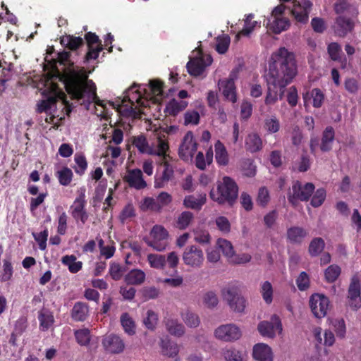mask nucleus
Returning <instances> with one entry per match:
<instances>
[{"label":"nucleus","instance_id":"4","mask_svg":"<svg viewBox=\"0 0 361 361\" xmlns=\"http://www.w3.org/2000/svg\"><path fill=\"white\" fill-rule=\"evenodd\" d=\"M238 188L235 181L228 176H224L216 182V188L209 192L210 198L219 204L233 205L238 197Z\"/></svg>","mask_w":361,"mask_h":361},{"label":"nucleus","instance_id":"54","mask_svg":"<svg viewBox=\"0 0 361 361\" xmlns=\"http://www.w3.org/2000/svg\"><path fill=\"white\" fill-rule=\"evenodd\" d=\"M140 208L144 212L152 211L159 212V207L157 204V200L149 197H145L140 202Z\"/></svg>","mask_w":361,"mask_h":361},{"label":"nucleus","instance_id":"62","mask_svg":"<svg viewBox=\"0 0 361 361\" xmlns=\"http://www.w3.org/2000/svg\"><path fill=\"white\" fill-rule=\"evenodd\" d=\"M12 276V265L8 260H4L2 269L0 271V280L1 281H7L11 279Z\"/></svg>","mask_w":361,"mask_h":361},{"label":"nucleus","instance_id":"26","mask_svg":"<svg viewBox=\"0 0 361 361\" xmlns=\"http://www.w3.org/2000/svg\"><path fill=\"white\" fill-rule=\"evenodd\" d=\"M188 105L186 101L172 99L166 104L164 111L169 116H176L185 109Z\"/></svg>","mask_w":361,"mask_h":361},{"label":"nucleus","instance_id":"25","mask_svg":"<svg viewBox=\"0 0 361 361\" xmlns=\"http://www.w3.org/2000/svg\"><path fill=\"white\" fill-rule=\"evenodd\" d=\"M353 27L354 22L353 20L343 16L336 18L334 30L338 36H345L348 32H351Z\"/></svg>","mask_w":361,"mask_h":361},{"label":"nucleus","instance_id":"56","mask_svg":"<svg viewBox=\"0 0 361 361\" xmlns=\"http://www.w3.org/2000/svg\"><path fill=\"white\" fill-rule=\"evenodd\" d=\"M230 45V37L227 35H222L216 38V50L219 54H225Z\"/></svg>","mask_w":361,"mask_h":361},{"label":"nucleus","instance_id":"38","mask_svg":"<svg viewBox=\"0 0 361 361\" xmlns=\"http://www.w3.org/2000/svg\"><path fill=\"white\" fill-rule=\"evenodd\" d=\"M307 235V231L301 227L294 226L288 229L287 237L289 241L294 243H300Z\"/></svg>","mask_w":361,"mask_h":361},{"label":"nucleus","instance_id":"35","mask_svg":"<svg viewBox=\"0 0 361 361\" xmlns=\"http://www.w3.org/2000/svg\"><path fill=\"white\" fill-rule=\"evenodd\" d=\"M213 161L212 148L209 147L204 156L202 152H199L195 157V163L197 169L204 170L207 165L212 164Z\"/></svg>","mask_w":361,"mask_h":361},{"label":"nucleus","instance_id":"24","mask_svg":"<svg viewBox=\"0 0 361 361\" xmlns=\"http://www.w3.org/2000/svg\"><path fill=\"white\" fill-rule=\"evenodd\" d=\"M207 196L205 193H200L197 195H186L183 199V205L185 207L200 210L205 204Z\"/></svg>","mask_w":361,"mask_h":361},{"label":"nucleus","instance_id":"34","mask_svg":"<svg viewBox=\"0 0 361 361\" xmlns=\"http://www.w3.org/2000/svg\"><path fill=\"white\" fill-rule=\"evenodd\" d=\"M121 324L126 334L133 336L136 333V324L133 317L127 312L123 313L120 317Z\"/></svg>","mask_w":361,"mask_h":361},{"label":"nucleus","instance_id":"17","mask_svg":"<svg viewBox=\"0 0 361 361\" xmlns=\"http://www.w3.org/2000/svg\"><path fill=\"white\" fill-rule=\"evenodd\" d=\"M312 7V4L309 0L295 1L293 3L291 12L298 22L306 23L309 20Z\"/></svg>","mask_w":361,"mask_h":361},{"label":"nucleus","instance_id":"18","mask_svg":"<svg viewBox=\"0 0 361 361\" xmlns=\"http://www.w3.org/2000/svg\"><path fill=\"white\" fill-rule=\"evenodd\" d=\"M102 344L104 350L111 354L121 353L125 348L121 338L114 334L105 335L102 338Z\"/></svg>","mask_w":361,"mask_h":361},{"label":"nucleus","instance_id":"36","mask_svg":"<svg viewBox=\"0 0 361 361\" xmlns=\"http://www.w3.org/2000/svg\"><path fill=\"white\" fill-rule=\"evenodd\" d=\"M61 263L68 267L69 271L75 274L81 270L82 262L78 261L75 255H65L61 258Z\"/></svg>","mask_w":361,"mask_h":361},{"label":"nucleus","instance_id":"6","mask_svg":"<svg viewBox=\"0 0 361 361\" xmlns=\"http://www.w3.org/2000/svg\"><path fill=\"white\" fill-rule=\"evenodd\" d=\"M210 55L204 54L199 48L195 49L187 63L188 72L190 75L197 77L203 75L206 68L212 63Z\"/></svg>","mask_w":361,"mask_h":361},{"label":"nucleus","instance_id":"22","mask_svg":"<svg viewBox=\"0 0 361 361\" xmlns=\"http://www.w3.org/2000/svg\"><path fill=\"white\" fill-rule=\"evenodd\" d=\"M161 167L163 171L161 174H157L155 177L154 188H164L173 176V168L167 160L163 161Z\"/></svg>","mask_w":361,"mask_h":361},{"label":"nucleus","instance_id":"23","mask_svg":"<svg viewBox=\"0 0 361 361\" xmlns=\"http://www.w3.org/2000/svg\"><path fill=\"white\" fill-rule=\"evenodd\" d=\"M252 356L257 361H273V352L267 344L259 343L253 346Z\"/></svg>","mask_w":361,"mask_h":361},{"label":"nucleus","instance_id":"45","mask_svg":"<svg viewBox=\"0 0 361 361\" xmlns=\"http://www.w3.org/2000/svg\"><path fill=\"white\" fill-rule=\"evenodd\" d=\"M61 44L71 50H75L82 44V39L80 37L66 35L61 38Z\"/></svg>","mask_w":361,"mask_h":361},{"label":"nucleus","instance_id":"64","mask_svg":"<svg viewBox=\"0 0 361 361\" xmlns=\"http://www.w3.org/2000/svg\"><path fill=\"white\" fill-rule=\"evenodd\" d=\"M224 356L227 361H243V354L235 349H228L224 353Z\"/></svg>","mask_w":361,"mask_h":361},{"label":"nucleus","instance_id":"21","mask_svg":"<svg viewBox=\"0 0 361 361\" xmlns=\"http://www.w3.org/2000/svg\"><path fill=\"white\" fill-rule=\"evenodd\" d=\"M85 39L89 47V51L86 56L87 60L96 59L99 52L102 50L99 37L94 33L88 32L85 35Z\"/></svg>","mask_w":361,"mask_h":361},{"label":"nucleus","instance_id":"19","mask_svg":"<svg viewBox=\"0 0 361 361\" xmlns=\"http://www.w3.org/2000/svg\"><path fill=\"white\" fill-rule=\"evenodd\" d=\"M123 179L130 187L137 190H142L147 187V183L144 180L142 172L140 169L127 171Z\"/></svg>","mask_w":361,"mask_h":361},{"label":"nucleus","instance_id":"32","mask_svg":"<svg viewBox=\"0 0 361 361\" xmlns=\"http://www.w3.org/2000/svg\"><path fill=\"white\" fill-rule=\"evenodd\" d=\"M192 233L195 243L202 245L211 243L212 236L207 229L203 227H197L192 230Z\"/></svg>","mask_w":361,"mask_h":361},{"label":"nucleus","instance_id":"27","mask_svg":"<svg viewBox=\"0 0 361 361\" xmlns=\"http://www.w3.org/2000/svg\"><path fill=\"white\" fill-rule=\"evenodd\" d=\"M254 15L250 13L245 16L244 19V26L241 31L238 32L235 35V38L238 40L241 35L249 36L255 30L256 27H260L261 23L257 20H253Z\"/></svg>","mask_w":361,"mask_h":361},{"label":"nucleus","instance_id":"60","mask_svg":"<svg viewBox=\"0 0 361 361\" xmlns=\"http://www.w3.org/2000/svg\"><path fill=\"white\" fill-rule=\"evenodd\" d=\"M200 114L195 110H188L184 114L185 126H196L200 122Z\"/></svg>","mask_w":361,"mask_h":361},{"label":"nucleus","instance_id":"49","mask_svg":"<svg viewBox=\"0 0 361 361\" xmlns=\"http://www.w3.org/2000/svg\"><path fill=\"white\" fill-rule=\"evenodd\" d=\"M324 247V240L321 238H315L310 243L309 252L312 257L318 256L322 253Z\"/></svg>","mask_w":361,"mask_h":361},{"label":"nucleus","instance_id":"33","mask_svg":"<svg viewBox=\"0 0 361 361\" xmlns=\"http://www.w3.org/2000/svg\"><path fill=\"white\" fill-rule=\"evenodd\" d=\"M245 148L250 152H256L262 149V141L257 133L249 134L245 139Z\"/></svg>","mask_w":361,"mask_h":361},{"label":"nucleus","instance_id":"53","mask_svg":"<svg viewBox=\"0 0 361 361\" xmlns=\"http://www.w3.org/2000/svg\"><path fill=\"white\" fill-rule=\"evenodd\" d=\"M157 282L159 283L167 285L171 288H178L183 285V278L182 276L176 273V274L171 278H158L157 279Z\"/></svg>","mask_w":361,"mask_h":361},{"label":"nucleus","instance_id":"29","mask_svg":"<svg viewBox=\"0 0 361 361\" xmlns=\"http://www.w3.org/2000/svg\"><path fill=\"white\" fill-rule=\"evenodd\" d=\"M146 279V274L140 269H134L130 270L124 277V280L127 284L130 285H141Z\"/></svg>","mask_w":361,"mask_h":361},{"label":"nucleus","instance_id":"8","mask_svg":"<svg viewBox=\"0 0 361 361\" xmlns=\"http://www.w3.org/2000/svg\"><path fill=\"white\" fill-rule=\"evenodd\" d=\"M169 236L168 231L163 226L155 225L149 233L147 244L157 251H164L169 245Z\"/></svg>","mask_w":361,"mask_h":361},{"label":"nucleus","instance_id":"5","mask_svg":"<svg viewBox=\"0 0 361 361\" xmlns=\"http://www.w3.org/2000/svg\"><path fill=\"white\" fill-rule=\"evenodd\" d=\"M222 298L231 311L235 313H243L245 312L247 301L241 295L239 285L232 284L224 288L222 290Z\"/></svg>","mask_w":361,"mask_h":361},{"label":"nucleus","instance_id":"44","mask_svg":"<svg viewBox=\"0 0 361 361\" xmlns=\"http://www.w3.org/2000/svg\"><path fill=\"white\" fill-rule=\"evenodd\" d=\"M133 144L142 154L150 155V153H153L152 152V146L148 144L146 137L143 135L135 137Z\"/></svg>","mask_w":361,"mask_h":361},{"label":"nucleus","instance_id":"41","mask_svg":"<svg viewBox=\"0 0 361 361\" xmlns=\"http://www.w3.org/2000/svg\"><path fill=\"white\" fill-rule=\"evenodd\" d=\"M260 294L263 300L267 305H270L274 299V288L269 281H264L260 285Z\"/></svg>","mask_w":361,"mask_h":361},{"label":"nucleus","instance_id":"2","mask_svg":"<svg viewBox=\"0 0 361 361\" xmlns=\"http://www.w3.org/2000/svg\"><path fill=\"white\" fill-rule=\"evenodd\" d=\"M297 75L294 54L284 47L271 54L269 68L264 75L267 91L264 99L267 105H274L281 99L286 87Z\"/></svg>","mask_w":361,"mask_h":361},{"label":"nucleus","instance_id":"42","mask_svg":"<svg viewBox=\"0 0 361 361\" xmlns=\"http://www.w3.org/2000/svg\"><path fill=\"white\" fill-rule=\"evenodd\" d=\"M88 307L82 302H76L72 310V317L76 321H84L88 315Z\"/></svg>","mask_w":361,"mask_h":361},{"label":"nucleus","instance_id":"58","mask_svg":"<svg viewBox=\"0 0 361 361\" xmlns=\"http://www.w3.org/2000/svg\"><path fill=\"white\" fill-rule=\"evenodd\" d=\"M341 274V268L336 264L330 265L324 271V276L326 281L332 283L335 281Z\"/></svg>","mask_w":361,"mask_h":361},{"label":"nucleus","instance_id":"20","mask_svg":"<svg viewBox=\"0 0 361 361\" xmlns=\"http://www.w3.org/2000/svg\"><path fill=\"white\" fill-rule=\"evenodd\" d=\"M348 298L350 305L354 309H358L361 307L360 286L359 279L354 276L351 279V283L348 289Z\"/></svg>","mask_w":361,"mask_h":361},{"label":"nucleus","instance_id":"3","mask_svg":"<svg viewBox=\"0 0 361 361\" xmlns=\"http://www.w3.org/2000/svg\"><path fill=\"white\" fill-rule=\"evenodd\" d=\"M162 99V85L158 80H150L149 85L131 86L126 92L121 104L115 107L124 116L138 117L142 112L140 107H146L149 103H159Z\"/></svg>","mask_w":361,"mask_h":361},{"label":"nucleus","instance_id":"37","mask_svg":"<svg viewBox=\"0 0 361 361\" xmlns=\"http://www.w3.org/2000/svg\"><path fill=\"white\" fill-rule=\"evenodd\" d=\"M215 158L218 164L226 166L228 163V154L224 144L219 140L214 145Z\"/></svg>","mask_w":361,"mask_h":361},{"label":"nucleus","instance_id":"7","mask_svg":"<svg viewBox=\"0 0 361 361\" xmlns=\"http://www.w3.org/2000/svg\"><path fill=\"white\" fill-rule=\"evenodd\" d=\"M286 6L280 4L276 6L271 11V16L267 18L264 25L267 29L275 34H279L290 27V20L283 16Z\"/></svg>","mask_w":361,"mask_h":361},{"label":"nucleus","instance_id":"31","mask_svg":"<svg viewBox=\"0 0 361 361\" xmlns=\"http://www.w3.org/2000/svg\"><path fill=\"white\" fill-rule=\"evenodd\" d=\"M165 326L167 331L176 337H180L185 334V327L176 319L171 317L166 318Z\"/></svg>","mask_w":361,"mask_h":361},{"label":"nucleus","instance_id":"55","mask_svg":"<svg viewBox=\"0 0 361 361\" xmlns=\"http://www.w3.org/2000/svg\"><path fill=\"white\" fill-rule=\"evenodd\" d=\"M98 244L100 250V255L105 259H110L114 256L116 247L113 243L104 245V240L100 238L98 240Z\"/></svg>","mask_w":361,"mask_h":361},{"label":"nucleus","instance_id":"63","mask_svg":"<svg viewBox=\"0 0 361 361\" xmlns=\"http://www.w3.org/2000/svg\"><path fill=\"white\" fill-rule=\"evenodd\" d=\"M215 223L217 228L223 233H228L231 231L229 220L223 216L216 217Z\"/></svg>","mask_w":361,"mask_h":361},{"label":"nucleus","instance_id":"16","mask_svg":"<svg viewBox=\"0 0 361 361\" xmlns=\"http://www.w3.org/2000/svg\"><path fill=\"white\" fill-rule=\"evenodd\" d=\"M259 334L264 337L274 338L282 332V324L279 317L274 315L270 322H261L257 326Z\"/></svg>","mask_w":361,"mask_h":361},{"label":"nucleus","instance_id":"12","mask_svg":"<svg viewBox=\"0 0 361 361\" xmlns=\"http://www.w3.org/2000/svg\"><path fill=\"white\" fill-rule=\"evenodd\" d=\"M86 204L85 190H81L70 207L71 214L77 223L85 224L87 221L89 215L85 209Z\"/></svg>","mask_w":361,"mask_h":361},{"label":"nucleus","instance_id":"1","mask_svg":"<svg viewBox=\"0 0 361 361\" xmlns=\"http://www.w3.org/2000/svg\"><path fill=\"white\" fill-rule=\"evenodd\" d=\"M88 74L84 68L72 66L67 68L63 74L58 75L45 76L42 79V87L39 89L44 99L37 104L39 112H46L47 123L56 125L64 118L63 115L57 114V102H60L63 109H66V114L71 111V106L66 100V94L59 88L57 81L64 85L67 92L73 99H82L84 102L88 104L94 102L96 105L106 109V104L101 101L96 95V87L92 80L87 79Z\"/></svg>","mask_w":361,"mask_h":361},{"label":"nucleus","instance_id":"28","mask_svg":"<svg viewBox=\"0 0 361 361\" xmlns=\"http://www.w3.org/2000/svg\"><path fill=\"white\" fill-rule=\"evenodd\" d=\"M335 138L334 130L332 127H327L324 130L320 144V149L326 152L332 149Z\"/></svg>","mask_w":361,"mask_h":361},{"label":"nucleus","instance_id":"30","mask_svg":"<svg viewBox=\"0 0 361 361\" xmlns=\"http://www.w3.org/2000/svg\"><path fill=\"white\" fill-rule=\"evenodd\" d=\"M38 320L39 322V329L44 331L52 327L54 323L53 313L47 309H42L39 312Z\"/></svg>","mask_w":361,"mask_h":361},{"label":"nucleus","instance_id":"50","mask_svg":"<svg viewBox=\"0 0 361 361\" xmlns=\"http://www.w3.org/2000/svg\"><path fill=\"white\" fill-rule=\"evenodd\" d=\"M157 323L158 314L152 310H147L143 317V324L149 330H154L156 328Z\"/></svg>","mask_w":361,"mask_h":361},{"label":"nucleus","instance_id":"10","mask_svg":"<svg viewBox=\"0 0 361 361\" xmlns=\"http://www.w3.org/2000/svg\"><path fill=\"white\" fill-rule=\"evenodd\" d=\"M214 334L216 338L224 342H233L242 336L240 327L232 323L220 325L214 330Z\"/></svg>","mask_w":361,"mask_h":361},{"label":"nucleus","instance_id":"9","mask_svg":"<svg viewBox=\"0 0 361 361\" xmlns=\"http://www.w3.org/2000/svg\"><path fill=\"white\" fill-rule=\"evenodd\" d=\"M183 263L192 269L200 268L204 262V255L202 250L197 245H192L187 247L182 255Z\"/></svg>","mask_w":361,"mask_h":361},{"label":"nucleus","instance_id":"48","mask_svg":"<svg viewBox=\"0 0 361 361\" xmlns=\"http://www.w3.org/2000/svg\"><path fill=\"white\" fill-rule=\"evenodd\" d=\"M147 261L150 267L156 269H162L166 265V258L164 255L157 254H149Z\"/></svg>","mask_w":361,"mask_h":361},{"label":"nucleus","instance_id":"14","mask_svg":"<svg viewBox=\"0 0 361 361\" xmlns=\"http://www.w3.org/2000/svg\"><path fill=\"white\" fill-rule=\"evenodd\" d=\"M314 190V186L312 183H307L302 186L298 181L295 182L289 191L288 200L293 204L298 200L307 201Z\"/></svg>","mask_w":361,"mask_h":361},{"label":"nucleus","instance_id":"57","mask_svg":"<svg viewBox=\"0 0 361 361\" xmlns=\"http://www.w3.org/2000/svg\"><path fill=\"white\" fill-rule=\"evenodd\" d=\"M161 346L162 353L169 357L176 356L178 353V346L176 343L162 340Z\"/></svg>","mask_w":361,"mask_h":361},{"label":"nucleus","instance_id":"40","mask_svg":"<svg viewBox=\"0 0 361 361\" xmlns=\"http://www.w3.org/2000/svg\"><path fill=\"white\" fill-rule=\"evenodd\" d=\"M181 318L189 328H197L200 324V318L196 313L186 310L181 313Z\"/></svg>","mask_w":361,"mask_h":361},{"label":"nucleus","instance_id":"46","mask_svg":"<svg viewBox=\"0 0 361 361\" xmlns=\"http://www.w3.org/2000/svg\"><path fill=\"white\" fill-rule=\"evenodd\" d=\"M281 127L280 121L276 116H271L264 121V129L270 134L279 131Z\"/></svg>","mask_w":361,"mask_h":361},{"label":"nucleus","instance_id":"52","mask_svg":"<svg viewBox=\"0 0 361 361\" xmlns=\"http://www.w3.org/2000/svg\"><path fill=\"white\" fill-rule=\"evenodd\" d=\"M56 176L60 184L66 186L71 183L73 174L69 168L65 166L56 172Z\"/></svg>","mask_w":361,"mask_h":361},{"label":"nucleus","instance_id":"61","mask_svg":"<svg viewBox=\"0 0 361 361\" xmlns=\"http://www.w3.org/2000/svg\"><path fill=\"white\" fill-rule=\"evenodd\" d=\"M202 302L205 307L212 309L218 305L219 300L214 292L209 291L202 295Z\"/></svg>","mask_w":361,"mask_h":361},{"label":"nucleus","instance_id":"39","mask_svg":"<svg viewBox=\"0 0 361 361\" xmlns=\"http://www.w3.org/2000/svg\"><path fill=\"white\" fill-rule=\"evenodd\" d=\"M216 246L222 252L223 255L228 259V261L235 253L232 243L226 239L222 238H218L216 241Z\"/></svg>","mask_w":361,"mask_h":361},{"label":"nucleus","instance_id":"13","mask_svg":"<svg viewBox=\"0 0 361 361\" xmlns=\"http://www.w3.org/2000/svg\"><path fill=\"white\" fill-rule=\"evenodd\" d=\"M238 70H233L228 78L220 80L218 82L220 92L226 99L235 103L237 102L236 87L235 81L238 78Z\"/></svg>","mask_w":361,"mask_h":361},{"label":"nucleus","instance_id":"51","mask_svg":"<svg viewBox=\"0 0 361 361\" xmlns=\"http://www.w3.org/2000/svg\"><path fill=\"white\" fill-rule=\"evenodd\" d=\"M193 219V214L190 212H183L176 219V227L179 229H185Z\"/></svg>","mask_w":361,"mask_h":361},{"label":"nucleus","instance_id":"59","mask_svg":"<svg viewBox=\"0 0 361 361\" xmlns=\"http://www.w3.org/2000/svg\"><path fill=\"white\" fill-rule=\"evenodd\" d=\"M75 336L77 342L80 345H88L91 339L90 332L87 329H82L75 331Z\"/></svg>","mask_w":361,"mask_h":361},{"label":"nucleus","instance_id":"47","mask_svg":"<svg viewBox=\"0 0 361 361\" xmlns=\"http://www.w3.org/2000/svg\"><path fill=\"white\" fill-rule=\"evenodd\" d=\"M74 161L75 165L73 166L75 172L82 176L85 173L87 169V161L85 157L82 154H75L74 156Z\"/></svg>","mask_w":361,"mask_h":361},{"label":"nucleus","instance_id":"43","mask_svg":"<svg viewBox=\"0 0 361 361\" xmlns=\"http://www.w3.org/2000/svg\"><path fill=\"white\" fill-rule=\"evenodd\" d=\"M169 149L168 142L162 140L161 138L158 139L157 147L154 148L152 147V152L153 153H150V155H156L160 157H162L163 161L167 160V157H169L167 154V152Z\"/></svg>","mask_w":361,"mask_h":361},{"label":"nucleus","instance_id":"11","mask_svg":"<svg viewBox=\"0 0 361 361\" xmlns=\"http://www.w3.org/2000/svg\"><path fill=\"white\" fill-rule=\"evenodd\" d=\"M309 305L314 316L321 319L327 314L330 301L324 294L314 293L310 297Z\"/></svg>","mask_w":361,"mask_h":361},{"label":"nucleus","instance_id":"15","mask_svg":"<svg viewBox=\"0 0 361 361\" xmlns=\"http://www.w3.org/2000/svg\"><path fill=\"white\" fill-rule=\"evenodd\" d=\"M197 149V144L191 131L186 133L178 148L179 157L185 161H191Z\"/></svg>","mask_w":361,"mask_h":361}]
</instances>
